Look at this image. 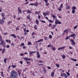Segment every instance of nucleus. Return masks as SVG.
I'll use <instances>...</instances> for the list:
<instances>
[{"label":"nucleus","mask_w":78,"mask_h":78,"mask_svg":"<svg viewBox=\"0 0 78 78\" xmlns=\"http://www.w3.org/2000/svg\"><path fill=\"white\" fill-rule=\"evenodd\" d=\"M18 77V74L14 71H12L10 74V78H17Z\"/></svg>","instance_id":"1"},{"label":"nucleus","mask_w":78,"mask_h":78,"mask_svg":"<svg viewBox=\"0 0 78 78\" xmlns=\"http://www.w3.org/2000/svg\"><path fill=\"white\" fill-rule=\"evenodd\" d=\"M52 16L53 19H55V25H57V24H61L62 23L61 21H59L58 20L56 19H57L56 16H55L54 14L52 15Z\"/></svg>","instance_id":"2"},{"label":"nucleus","mask_w":78,"mask_h":78,"mask_svg":"<svg viewBox=\"0 0 78 78\" xmlns=\"http://www.w3.org/2000/svg\"><path fill=\"white\" fill-rule=\"evenodd\" d=\"M61 75L62 77L64 76L65 78H67L68 77V76H67L66 73L61 74Z\"/></svg>","instance_id":"3"},{"label":"nucleus","mask_w":78,"mask_h":78,"mask_svg":"<svg viewBox=\"0 0 78 78\" xmlns=\"http://www.w3.org/2000/svg\"><path fill=\"white\" fill-rule=\"evenodd\" d=\"M69 41L72 42L71 44H72V45H75V41H74L72 39L70 40H69Z\"/></svg>","instance_id":"4"},{"label":"nucleus","mask_w":78,"mask_h":78,"mask_svg":"<svg viewBox=\"0 0 78 78\" xmlns=\"http://www.w3.org/2000/svg\"><path fill=\"white\" fill-rule=\"evenodd\" d=\"M1 15L3 18V19L4 20H5V19H6V17H5V13H1Z\"/></svg>","instance_id":"5"},{"label":"nucleus","mask_w":78,"mask_h":78,"mask_svg":"<svg viewBox=\"0 0 78 78\" xmlns=\"http://www.w3.org/2000/svg\"><path fill=\"white\" fill-rule=\"evenodd\" d=\"M37 58H41V55L39 54V51H37Z\"/></svg>","instance_id":"6"},{"label":"nucleus","mask_w":78,"mask_h":78,"mask_svg":"<svg viewBox=\"0 0 78 78\" xmlns=\"http://www.w3.org/2000/svg\"><path fill=\"white\" fill-rule=\"evenodd\" d=\"M1 43H0V44L1 45H4V41L3 40H0Z\"/></svg>","instance_id":"7"},{"label":"nucleus","mask_w":78,"mask_h":78,"mask_svg":"<svg viewBox=\"0 0 78 78\" xmlns=\"http://www.w3.org/2000/svg\"><path fill=\"white\" fill-rule=\"evenodd\" d=\"M23 59L24 60H26V61H30V60H31V58H28L27 57L24 58Z\"/></svg>","instance_id":"8"},{"label":"nucleus","mask_w":78,"mask_h":78,"mask_svg":"<svg viewBox=\"0 0 78 78\" xmlns=\"http://www.w3.org/2000/svg\"><path fill=\"white\" fill-rule=\"evenodd\" d=\"M10 35L11 36H13V37L15 38L16 39L17 38V37H16V36L15 35V34H10Z\"/></svg>","instance_id":"9"},{"label":"nucleus","mask_w":78,"mask_h":78,"mask_svg":"<svg viewBox=\"0 0 78 78\" xmlns=\"http://www.w3.org/2000/svg\"><path fill=\"white\" fill-rule=\"evenodd\" d=\"M33 53H36V51H32V52H31V51H29L30 55H32L33 54Z\"/></svg>","instance_id":"10"},{"label":"nucleus","mask_w":78,"mask_h":78,"mask_svg":"<svg viewBox=\"0 0 78 78\" xmlns=\"http://www.w3.org/2000/svg\"><path fill=\"white\" fill-rule=\"evenodd\" d=\"M43 72L44 73H46V72H47V70H46V68H45V67H44L43 68Z\"/></svg>","instance_id":"11"},{"label":"nucleus","mask_w":78,"mask_h":78,"mask_svg":"<svg viewBox=\"0 0 78 78\" xmlns=\"http://www.w3.org/2000/svg\"><path fill=\"white\" fill-rule=\"evenodd\" d=\"M42 41H43V39H41V40H40L36 41V42H37V43H39V42H42Z\"/></svg>","instance_id":"12"},{"label":"nucleus","mask_w":78,"mask_h":78,"mask_svg":"<svg viewBox=\"0 0 78 78\" xmlns=\"http://www.w3.org/2000/svg\"><path fill=\"white\" fill-rule=\"evenodd\" d=\"M34 5L35 6H36L38 5V3H37V2H36L35 3H34Z\"/></svg>","instance_id":"13"},{"label":"nucleus","mask_w":78,"mask_h":78,"mask_svg":"<svg viewBox=\"0 0 78 78\" xmlns=\"http://www.w3.org/2000/svg\"><path fill=\"white\" fill-rule=\"evenodd\" d=\"M27 17L28 19L30 20V17H31V16H30V15H28V16H27Z\"/></svg>","instance_id":"14"},{"label":"nucleus","mask_w":78,"mask_h":78,"mask_svg":"<svg viewBox=\"0 0 78 78\" xmlns=\"http://www.w3.org/2000/svg\"><path fill=\"white\" fill-rule=\"evenodd\" d=\"M54 75H55V73L54 72H53L51 73V76H52V77H54Z\"/></svg>","instance_id":"15"},{"label":"nucleus","mask_w":78,"mask_h":78,"mask_svg":"<svg viewBox=\"0 0 78 78\" xmlns=\"http://www.w3.org/2000/svg\"><path fill=\"white\" fill-rule=\"evenodd\" d=\"M27 12L28 14H30V13H32V12L30 10H28L27 11Z\"/></svg>","instance_id":"16"},{"label":"nucleus","mask_w":78,"mask_h":78,"mask_svg":"<svg viewBox=\"0 0 78 78\" xmlns=\"http://www.w3.org/2000/svg\"><path fill=\"white\" fill-rule=\"evenodd\" d=\"M70 37V36H67L65 39H66V40H68V39H69Z\"/></svg>","instance_id":"17"},{"label":"nucleus","mask_w":78,"mask_h":78,"mask_svg":"<svg viewBox=\"0 0 78 78\" xmlns=\"http://www.w3.org/2000/svg\"><path fill=\"white\" fill-rule=\"evenodd\" d=\"M5 41L6 42H9V43H11V41L9 40H6Z\"/></svg>","instance_id":"18"},{"label":"nucleus","mask_w":78,"mask_h":78,"mask_svg":"<svg viewBox=\"0 0 78 78\" xmlns=\"http://www.w3.org/2000/svg\"><path fill=\"white\" fill-rule=\"evenodd\" d=\"M32 45V44L30 42H28L27 44V45Z\"/></svg>","instance_id":"19"},{"label":"nucleus","mask_w":78,"mask_h":78,"mask_svg":"<svg viewBox=\"0 0 78 78\" xmlns=\"http://www.w3.org/2000/svg\"><path fill=\"white\" fill-rule=\"evenodd\" d=\"M17 71L18 72V74H19V76L20 77V75L21 74V73H20V71L19 70H17Z\"/></svg>","instance_id":"20"},{"label":"nucleus","mask_w":78,"mask_h":78,"mask_svg":"<svg viewBox=\"0 0 78 78\" xmlns=\"http://www.w3.org/2000/svg\"><path fill=\"white\" fill-rule=\"evenodd\" d=\"M74 36H76V35L75 34H73L70 35V37H73Z\"/></svg>","instance_id":"21"},{"label":"nucleus","mask_w":78,"mask_h":78,"mask_svg":"<svg viewBox=\"0 0 78 78\" xmlns=\"http://www.w3.org/2000/svg\"><path fill=\"white\" fill-rule=\"evenodd\" d=\"M50 23H53L54 21L51 20H49L48 21Z\"/></svg>","instance_id":"22"},{"label":"nucleus","mask_w":78,"mask_h":78,"mask_svg":"<svg viewBox=\"0 0 78 78\" xmlns=\"http://www.w3.org/2000/svg\"><path fill=\"white\" fill-rule=\"evenodd\" d=\"M70 6L68 5L67 6V7H66V9H67L69 10V9H70Z\"/></svg>","instance_id":"23"},{"label":"nucleus","mask_w":78,"mask_h":78,"mask_svg":"<svg viewBox=\"0 0 78 78\" xmlns=\"http://www.w3.org/2000/svg\"><path fill=\"white\" fill-rule=\"evenodd\" d=\"M66 32V33H67V34H68V30H67V29H66V30L64 31V33H65Z\"/></svg>","instance_id":"24"},{"label":"nucleus","mask_w":78,"mask_h":78,"mask_svg":"<svg viewBox=\"0 0 78 78\" xmlns=\"http://www.w3.org/2000/svg\"><path fill=\"white\" fill-rule=\"evenodd\" d=\"M6 61H7V59H6V58H5L4 60V61L5 63H6Z\"/></svg>","instance_id":"25"},{"label":"nucleus","mask_w":78,"mask_h":78,"mask_svg":"<svg viewBox=\"0 0 78 78\" xmlns=\"http://www.w3.org/2000/svg\"><path fill=\"white\" fill-rule=\"evenodd\" d=\"M56 25L55 24V25H53V27H52V29H54L56 27Z\"/></svg>","instance_id":"26"},{"label":"nucleus","mask_w":78,"mask_h":78,"mask_svg":"<svg viewBox=\"0 0 78 78\" xmlns=\"http://www.w3.org/2000/svg\"><path fill=\"white\" fill-rule=\"evenodd\" d=\"M36 24H37V25H39V21H38V20H36Z\"/></svg>","instance_id":"27"},{"label":"nucleus","mask_w":78,"mask_h":78,"mask_svg":"<svg viewBox=\"0 0 78 78\" xmlns=\"http://www.w3.org/2000/svg\"><path fill=\"white\" fill-rule=\"evenodd\" d=\"M78 27V25H77L76 26H75L74 27H73V29L74 30H76V28Z\"/></svg>","instance_id":"28"},{"label":"nucleus","mask_w":78,"mask_h":78,"mask_svg":"<svg viewBox=\"0 0 78 78\" xmlns=\"http://www.w3.org/2000/svg\"><path fill=\"white\" fill-rule=\"evenodd\" d=\"M40 21L41 22H42V23H46V22H45V21L44 20H40Z\"/></svg>","instance_id":"29"},{"label":"nucleus","mask_w":78,"mask_h":78,"mask_svg":"<svg viewBox=\"0 0 78 78\" xmlns=\"http://www.w3.org/2000/svg\"><path fill=\"white\" fill-rule=\"evenodd\" d=\"M12 67H13V68H16V67H17V66H14L13 65H12Z\"/></svg>","instance_id":"30"},{"label":"nucleus","mask_w":78,"mask_h":78,"mask_svg":"<svg viewBox=\"0 0 78 78\" xmlns=\"http://www.w3.org/2000/svg\"><path fill=\"white\" fill-rule=\"evenodd\" d=\"M45 5L46 6H48L49 5V3H48V2H45Z\"/></svg>","instance_id":"31"},{"label":"nucleus","mask_w":78,"mask_h":78,"mask_svg":"<svg viewBox=\"0 0 78 78\" xmlns=\"http://www.w3.org/2000/svg\"><path fill=\"white\" fill-rule=\"evenodd\" d=\"M62 57L63 59H65L66 58V56H65V55H63L62 56Z\"/></svg>","instance_id":"32"},{"label":"nucleus","mask_w":78,"mask_h":78,"mask_svg":"<svg viewBox=\"0 0 78 78\" xmlns=\"http://www.w3.org/2000/svg\"><path fill=\"white\" fill-rule=\"evenodd\" d=\"M51 25H52V24L51 23H49L48 25V27H51Z\"/></svg>","instance_id":"33"},{"label":"nucleus","mask_w":78,"mask_h":78,"mask_svg":"<svg viewBox=\"0 0 78 78\" xmlns=\"http://www.w3.org/2000/svg\"><path fill=\"white\" fill-rule=\"evenodd\" d=\"M71 60H72V61H77V60L73 58H71Z\"/></svg>","instance_id":"34"},{"label":"nucleus","mask_w":78,"mask_h":78,"mask_svg":"<svg viewBox=\"0 0 78 78\" xmlns=\"http://www.w3.org/2000/svg\"><path fill=\"white\" fill-rule=\"evenodd\" d=\"M39 12L38 11H36L35 12V14H38V15H39Z\"/></svg>","instance_id":"35"},{"label":"nucleus","mask_w":78,"mask_h":78,"mask_svg":"<svg viewBox=\"0 0 78 78\" xmlns=\"http://www.w3.org/2000/svg\"><path fill=\"white\" fill-rule=\"evenodd\" d=\"M34 28H35V30H37V26L36 25H35Z\"/></svg>","instance_id":"36"},{"label":"nucleus","mask_w":78,"mask_h":78,"mask_svg":"<svg viewBox=\"0 0 78 78\" xmlns=\"http://www.w3.org/2000/svg\"><path fill=\"white\" fill-rule=\"evenodd\" d=\"M76 9V6H73L72 7V10H75Z\"/></svg>","instance_id":"37"},{"label":"nucleus","mask_w":78,"mask_h":78,"mask_svg":"<svg viewBox=\"0 0 78 78\" xmlns=\"http://www.w3.org/2000/svg\"><path fill=\"white\" fill-rule=\"evenodd\" d=\"M26 63H27V64H30V63H31V62H30L28 61H26Z\"/></svg>","instance_id":"38"},{"label":"nucleus","mask_w":78,"mask_h":78,"mask_svg":"<svg viewBox=\"0 0 78 78\" xmlns=\"http://www.w3.org/2000/svg\"><path fill=\"white\" fill-rule=\"evenodd\" d=\"M63 6V4L62 3L60 5V8H62Z\"/></svg>","instance_id":"39"},{"label":"nucleus","mask_w":78,"mask_h":78,"mask_svg":"<svg viewBox=\"0 0 78 78\" xmlns=\"http://www.w3.org/2000/svg\"><path fill=\"white\" fill-rule=\"evenodd\" d=\"M25 44H24V43H22L21 44V45H20V46H21V47H22L23 46H24Z\"/></svg>","instance_id":"40"},{"label":"nucleus","mask_w":78,"mask_h":78,"mask_svg":"<svg viewBox=\"0 0 78 78\" xmlns=\"http://www.w3.org/2000/svg\"><path fill=\"white\" fill-rule=\"evenodd\" d=\"M72 12L73 14H75V10H72Z\"/></svg>","instance_id":"41"},{"label":"nucleus","mask_w":78,"mask_h":78,"mask_svg":"<svg viewBox=\"0 0 78 78\" xmlns=\"http://www.w3.org/2000/svg\"><path fill=\"white\" fill-rule=\"evenodd\" d=\"M43 15L44 16H47V14H46V13H45V12H43Z\"/></svg>","instance_id":"42"},{"label":"nucleus","mask_w":78,"mask_h":78,"mask_svg":"<svg viewBox=\"0 0 78 78\" xmlns=\"http://www.w3.org/2000/svg\"><path fill=\"white\" fill-rule=\"evenodd\" d=\"M18 12H20V14H22V11L21 10V9L18 10Z\"/></svg>","instance_id":"43"},{"label":"nucleus","mask_w":78,"mask_h":78,"mask_svg":"<svg viewBox=\"0 0 78 78\" xmlns=\"http://www.w3.org/2000/svg\"><path fill=\"white\" fill-rule=\"evenodd\" d=\"M49 37L50 39H51V38H52V35H49Z\"/></svg>","instance_id":"44"},{"label":"nucleus","mask_w":78,"mask_h":78,"mask_svg":"<svg viewBox=\"0 0 78 78\" xmlns=\"http://www.w3.org/2000/svg\"><path fill=\"white\" fill-rule=\"evenodd\" d=\"M3 39H2V35H0V41H1Z\"/></svg>","instance_id":"45"},{"label":"nucleus","mask_w":78,"mask_h":78,"mask_svg":"<svg viewBox=\"0 0 78 78\" xmlns=\"http://www.w3.org/2000/svg\"><path fill=\"white\" fill-rule=\"evenodd\" d=\"M65 48L64 47H62L61 48H58V49H64Z\"/></svg>","instance_id":"46"},{"label":"nucleus","mask_w":78,"mask_h":78,"mask_svg":"<svg viewBox=\"0 0 78 78\" xmlns=\"http://www.w3.org/2000/svg\"><path fill=\"white\" fill-rule=\"evenodd\" d=\"M55 66H56L58 68H59V65L58 64H55Z\"/></svg>","instance_id":"47"},{"label":"nucleus","mask_w":78,"mask_h":78,"mask_svg":"<svg viewBox=\"0 0 78 78\" xmlns=\"http://www.w3.org/2000/svg\"><path fill=\"white\" fill-rule=\"evenodd\" d=\"M44 40H47V41H48V39H47V37H44Z\"/></svg>","instance_id":"48"},{"label":"nucleus","mask_w":78,"mask_h":78,"mask_svg":"<svg viewBox=\"0 0 78 78\" xmlns=\"http://www.w3.org/2000/svg\"><path fill=\"white\" fill-rule=\"evenodd\" d=\"M61 8H61V7H60L59 9H58L59 11V12L61 11V10H62V9H61Z\"/></svg>","instance_id":"49"},{"label":"nucleus","mask_w":78,"mask_h":78,"mask_svg":"<svg viewBox=\"0 0 78 78\" xmlns=\"http://www.w3.org/2000/svg\"><path fill=\"white\" fill-rule=\"evenodd\" d=\"M5 51V49H3L2 51V53H4Z\"/></svg>","instance_id":"50"},{"label":"nucleus","mask_w":78,"mask_h":78,"mask_svg":"<svg viewBox=\"0 0 78 78\" xmlns=\"http://www.w3.org/2000/svg\"><path fill=\"white\" fill-rule=\"evenodd\" d=\"M17 38H18V39H20V41H21V39H20V37L19 36H17Z\"/></svg>","instance_id":"51"},{"label":"nucleus","mask_w":78,"mask_h":78,"mask_svg":"<svg viewBox=\"0 0 78 78\" xmlns=\"http://www.w3.org/2000/svg\"><path fill=\"white\" fill-rule=\"evenodd\" d=\"M66 74L68 76H70V73L69 72H66Z\"/></svg>","instance_id":"52"},{"label":"nucleus","mask_w":78,"mask_h":78,"mask_svg":"<svg viewBox=\"0 0 78 78\" xmlns=\"http://www.w3.org/2000/svg\"><path fill=\"white\" fill-rule=\"evenodd\" d=\"M44 18H46L47 19V20L48 21L49 20V19H48V17H47V16L44 17Z\"/></svg>","instance_id":"53"},{"label":"nucleus","mask_w":78,"mask_h":78,"mask_svg":"<svg viewBox=\"0 0 78 78\" xmlns=\"http://www.w3.org/2000/svg\"><path fill=\"white\" fill-rule=\"evenodd\" d=\"M9 47H10V46L9 45V44H8V45H7L6 47L7 48H9Z\"/></svg>","instance_id":"54"},{"label":"nucleus","mask_w":78,"mask_h":78,"mask_svg":"<svg viewBox=\"0 0 78 78\" xmlns=\"http://www.w3.org/2000/svg\"><path fill=\"white\" fill-rule=\"evenodd\" d=\"M12 21H10L9 22H8L7 25H9L10 24V23H11Z\"/></svg>","instance_id":"55"},{"label":"nucleus","mask_w":78,"mask_h":78,"mask_svg":"<svg viewBox=\"0 0 78 78\" xmlns=\"http://www.w3.org/2000/svg\"><path fill=\"white\" fill-rule=\"evenodd\" d=\"M48 0H44L45 3H47Z\"/></svg>","instance_id":"56"},{"label":"nucleus","mask_w":78,"mask_h":78,"mask_svg":"<svg viewBox=\"0 0 78 78\" xmlns=\"http://www.w3.org/2000/svg\"><path fill=\"white\" fill-rule=\"evenodd\" d=\"M49 11H47L46 14L47 15H48V14H49Z\"/></svg>","instance_id":"57"},{"label":"nucleus","mask_w":78,"mask_h":78,"mask_svg":"<svg viewBox=\"0 0 78 78\" xmlns=\"http://www.w3.org/2000/svg\"><path fill=\"white\" fill-rule=\"evenodd\" d=\"M34 34V32L33 31L32 32V36H33Z\"/></svg>","instance_id":"58"},{"label":"nucleus","mask_w":78,"mask_h":78,"mask_svg":"<svg viewBox=\"0 0 78 78\" xmlns=\"http://www.w3.org/2000/svg\"><path fill=\"white\" fill-rule=\"evenodd\" d=\"M39 62H40L41 63H42V60H40L39 61H38Z\"/></svg>","instance_id":"59"},{"label":"nucleus","mask_w":78,"mask_h":78,"mask_svg":"<svg viewBox=\"0 0 78 78\" xmlns=\"http://www.w3.org/2000/svg\"><path fill=\"white\" fill-rule=\"evenodd\" d=\"M11 68V66H9L8 67V70H9Z\"/></svg>","instance_id":"60"},{"label":"nucleus","mask_w":78,"mask_h":78,"mask_svg":"<svg viewBox=\"0 0 78 78\" xmlns=\"http://www.w3.org/2000/svg\"><path fill=\"white\" fill-rule=\"evenodd\" d=\"M8 34V33H4V35H7Z\"/></svg>","instance_id":"61"},{"label":"nucleus","mask_w":78,"mask_h":78,"mask_svg":"<svg viewBox=\"0 0 78 78\" xmlns=\"http://www.w3.org/2000/svg\"><path fill=\"white\" fill-rule=\"evenodd\" d=\"M11 45H12L13 47H14V44L13 43H12Z\"/></svg>","instance_id":"62"},{"label":"nucleus","mask_w":78,"mask_h":78,"mask_svg":"<svg viewBox=\"0 0 78 78\" xmlns=\"http://www.w3.org/2000/svg\"><path fill=\"white\" fill-rule=\"evenodd\" d=\"M20 63L21 64H22L23 63V62H22V61H20Z\"/></svg>","instance_id":"63"},{"label":"nucleus","mask_w":78,"mask_h":78,"mask_svg":"<svg viewBox=\"0 0 78 78\" xmlns=\"http://www.w3.org/2000/svg\"><path fill=\"white\" fill-rule=\"evenodd\" d=\"M24 32H26V28H24Z\"/></svg>","instance_id":"64"}]
</instances>
